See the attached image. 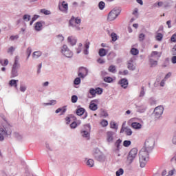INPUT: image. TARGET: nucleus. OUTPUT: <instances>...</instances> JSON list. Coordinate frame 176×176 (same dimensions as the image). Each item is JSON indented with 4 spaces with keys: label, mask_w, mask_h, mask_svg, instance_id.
<instances>
[{
    "label": "nucleus",
    "mask_w": 176,
    "mask_h": 176,
    "mask_svg": "<svg viewBox=\"0 0 176 176\" xmlns=\"http://www.w3.org/2000/svg\"><path fill=\"white\" fill-rule=\"evenodd\" d=\"M116 71V67L114 65H111L109 67V72H115Z\"/></svg>",
    "instance_id": "4c0bfd02"
},
{
    "label": "nucleus",
    "mask_w": 176,
    "mask_h": 176,
    "mask_svg": "<svg viewBox=\"0 0 176 176\" xmlns=\"http://www.w3.org/2000/svg\"><path fill=\"white\" fill-rule=\"evenodd\" d=\"M74 85H80V78L77 77L75 80H74Z\"/></svg>",
    "instance_id": "de8ad7c7"
},
{
    "label": "nucleus",
    "mask_w": 176,
    "mask_h": 176,
    "mask_svg": "<svg viewBox=\"0 0 176 176\" xmlns=\"http://www.w3.org/2000/svg\"><path fill=\"white\" fill-rule=\"evenodd\" d=\"M145 39V34H140V35H139V41H140V42H142V41H144Z\"/></svg>",
    "instance_id": "37998d69"
},
{
    "label": "nucleus",
    "mask_w": 176,
    "mask_h": 176,
    "mask_svg": "<svg viewBox=\"0 0 176 176\" xmlns=\"http://www.w3.org/2000/svg\"><path fill=\"white\" fill-rule=\"evenodd\" d=\"M57 38H58L59 42H63V41H64V36H63L61 35H58Z\"/></svg>",
    "instance_id": "bf43d9fd"
},
{
    "label": "nucleus",
    "mask_w": 176,
    "mask_h": 176,
    "mask_svg": "<svg viewBox=\"0 0 176 176\" xmlns=\"http://www.w3.org/2000/svg\"><path fill=\"white\" fill-rule=\"evenodd\" d=\"M94 156L96 160H98L99 162H102V160L105 159V157H103L102 154H101L100 152H99L98 154L95 153Z\"/></svg>",
    "instance_id": "f3484780"
},
{
    "label": "nucleus",
    "mask_w": 176,
    "mask_h": 176,
    "mask_svg": "<svg viewBox=\"0 0 176 176\" xmlns=\"http://www.w3.org/2000/svg\"><path fill=\"white\" fill-rule=\"evenodd\" d=\"M78 102V96L76 95H74L72 96V102L73 104H75V102Z\"/></svg>",
    "instance_id": "f704fd0d"
},
{
    "label": "nucleus",
    "mask_w": 176,
    "mask_h": 176,
    "mask_svg": "<svg viewBox=\"0 0 176 176\" xmlns=\"http://www.w3.org/2000/svg\"><path fill=\"white\" fill-rule=\"evenodd\" d=\"M125 133H126V135H131L133 134V131L130 129H126L125 130Z\"/></svg>",
    "instance_id": "49530a36"
},
{
    "label": "nucleus",
    "mask_w": 176,
    "mask_h": 176,
    "mask_svg": "<svg viewBox=\"0 0 176 176\" xmlns=\"http://www.w3.org/2000/svg\"><path fill=\"white\" fill-rule=\"evenodd\" d=\"M138 155V149L137 148H132L127 156L126 162L129 163V164H131L133 162H134V160L137 157V155Z\"/></svg>",
    "instance_id": "7ed1b4c3"
},
{
    "label": "nucleus",
    "mask_w": 176,
    "mask_h": 176,
    "mask_svg": "<svg viewBox=\"0 0 176 176\" xmlns=\"http://www.w3.org/2000/svg\"><path fill=\"white\" fill-rule=\"evenodd\" d=\"M17 82H19V80H11L9 82V85L11 86V87L17 89Z\"/></svg>",
    "instance_id": "6ab92c4d"
},
{
    "label": "nucleus",
    "mask_w": 176,
    "mask_h": 176,
    "mask_svg": "<svg viewBox=\"0 0 176 176\" xmlns=\"http://www.w3.org/2000/svg\"><path fill=\"white\" fill-rule=\"evenodd\" d=\"M41 13H43V14H46V15L50 14V10H46V9H42V10H41Z\"/></svg>",
    "instance_id": "a19ab883"
},
{
    "label": "nucleus",
    "mask_w": 176,
    "mask_h": 176,
    "mask_svg": "<svg viewBox=\"0 0 176 176\" xmlns=\"http://www.w3.org/2000/svg\"><path fill=\"white\" fill-rule=\"evenodd\" d=\"M133 63H134V58H131L127 63V68L131 71H134V69H135V65H134Z\"/></svg>",
    "instance_id": "9d476101"
},
{
    "label": "nucleus",
    "mask_w": 176,
    "mask_h": 176,
    "mask_svg": "<svg viewBox=\"0 0 176 176\" xmlns=\"http://www.w3.org/2000/svg\"><path fill=\"white\" fill-rule=\"evenodd\" d=\"M96 94H102V89L98 87L96 89Z\"/></svg>",
    "instance_id": "09e8293b"
},
{
    "label": "nucleus",
    "mask_w": 176,
    "mask_h": 176,
    "mask_svg": "<svg viewBox=\"0 0 176 176\" xmlns=\"http://www.w3.org/2000/svg\"><path fill=\"white\" fill-rule=\"evenodd\" d=\"M157 41H162L163 39V34L161 33H158L156 36Z\"/></svg>",
    "instance_id": "58836bf2"
},
{
    "label": "nucleus",
    "mask_w": 176,
    "mask_h": 176,
    "mask_svg": "<svg viewBox=\"0 0 176 176\" xmlns=\"http://www.w3.org/2000/svg\"><path fill=\"white\" fill-rule=\"evenodd\" d=\"M85 49L89 50V47H90V42L86 41L85 44Z\"/></svg>",
    "instance_id": "13d9d810"
},
{
    "label": "nucleus",
    "mask_w": 176,
    "mask_h": 176,
    "mask_svg": "<svg viewBox=\"0 0 176 176\" xmlns=\"http://www.w3.org/2000/svg\"><path fill=\"white\" fill-rule=\"evenodd\" d=\"M110 127L111 129H118V125H116V123H115V122H111L110 123Z\"/></svg>",
    "instance_id": "79ce46f5"
},
{
    "label": "nucleus",
    "mask_w": 176,
    "mask_h": 176,
    "mask_svg": "<svg viewBox=\"0 0 176 176\" xmlns=\"http://www.w3.org/2000/svg\"><path fill=\"white\" fill-rule=\"evenodd\" d=\"M149 153L150 151L145 150V148H142L139 153V159L140 163V167H145L146 163L149 160Z\"/></svg>",
    "instance_id": "f257e3e1"
},
{
    "label": "nucleus",
    "mask_w": 176,
    "mask_h": 176,
    "mask_svg": "<svg viewBox=\"0 0 176 176\" xmlns=\"http://www.w3.org/2000/svg\"><path fill=\"white\" fill-rule=\"evenodd\" d=\"M25 90H27V87L23 86V85L20 86V91H21L22 93H24V91H25Z\"/></svg>",
    "instance_id": "8fccbe9b"
},
{
    "label": "nucleus",
    "mask_w": 176,
    "mask_h": 176,
    "mask_svg": "<svg viewBox=\"0 0 176 176\" xmlns=\"http://www.w3.org/2000/svg\"><path fill=\"white\" fill-rule=\"evenodd\" d=\"M19 76V73L17 72V69H12L11 72V78H16V76Z\"/></svg>",
    "instance_id": "a878e982"
},
{
    "label": "nucleus",
    "mask_w": 176,
    "mask_h": 176,
    "mask_svg": "<svg viewBox=\"0 0 176 176\" xmlns=\"http://www.w3.org/2000/svg\"><path fill=\"white\" fill-rule=\"evenodd\" d=\"M85 75H86V74H85V73H82V72H78V76H79L80 78H84Z\"/></svg>",
    "instance_id": "e2e57ef3"
},
{
    "label": "nucleus",
    "mask_w": 176,
    "mask_h": 176,
    "mask_svg": "<svg viewBox=\"0 0 176 176\" xmlns=\"http://www.w3.org/2000/svg\"><path fill=\"white\" fill-rule=\"evenodd\" d=\"M87 166H88V167H94V160L89 159L87 161Z\"/></svg>",
    "instance_id": "393cba45"
},
{
    "label": "nucleus",
    "mask_w": 176,
    "mask_h": 176,
    "mask_svg": "<svg viewBox=\"0 0 176 176\" xmlns=\"http://www.w3.org/2000/svg\"><path fill=\"white\" fill-rule=\"evenodd\" d=\"M85 109L81 107L76 110V114L78 115V116H82V115L85 113Z\"/></svg>",
    "instance_id": "4be33fe9"
},
{
    "label": "nucleus",
    "mask_w": 176,
    "mask_h": 176,
    "mask_svg": "<svg viewBox=\"0 0 176 176\" xmlns=\"http://www.w3.org/2000/svg\"><path fill=\"white\" fill-rule=\"evenodd\" d=\"M120 14V10L119 9L114 8L108 14L109 21H113Z\"/></svg>",
    "instance_id": "39448f33"
},
{
    "label": "nucleus",
    "mask_w": 176,
    "mask_h": 176,
    "mask_svg": "<svg viewBox=\"0 0 176 176\" xmlns=\"http://www.w3.org/2000/svg\"><path fill=\"white\" fill-rule=\"evenodd\" d=\"M81 135L84 138H87V140H89L90 138V133H89V131H81Z\"/></svg>",
    "instance_id": "412c9836"
},
{
    "label": "nucleus",
    "mask_w": 176,
    "mask_h": 176,
    "mask_svg": "<svg viewBox=\"0 0 176 176\" xmlns=\"http://www.w3.org/2000/svg\"><path fill=\"white\" fill-rule=\"evenodd\" d=\"M170 41L171 42H176V33L171 36Z\"/></svg>",
    "instance_id": "864d4df0"
},
{
    "label": "nucleus",
    "mask_w": 176,
    "mask_h": 176,
    "mask_svg": "<svg viewBox=\"0 0 176 176\" xmlns=\"http://www.w3.org/2000/svg\"><path fill=\"white\" fill-rule=\"evenodd\" d=\"M20 68V63H19V56H15L14 63L12 65V69H19Z\"/></svg>",
    "instance_id": "ddd939ff"
},
{
    "label": "nucleus",
    "mask_w": 176,
    "mask_h": 176,
    "mask_svg": "<svg viewBox=\"0 0 176 176\" xmlns=\"http://www.w3.org/2000/svg\"><path fill=\"white\" fill-rule=\"evenodd\" d=\"M89 93L91 96H96V89H91L89 90Z\"/></svg>",
    "instance_id": "3c124183"
},
{
    "label": "nucleus",
    "mask_w": 176,
    "mask_h": 176,
    "mask_svg": "<svg viewBox=\"0 0 176 176\" xmlns=\"http://www.w3.org/2000/svg\"><path fill=\"white\" fill-rule=\"evenodd\" d=\"M138 53H140V52L138 51V50L137 48H132L131 50V54H132L133 56H137V54H138Z\"/></svg>",
    "instance_id": "bb28decb"
},
{
    "label": "nucleus",
    "mask_w": 176,
    "mask_h": 176,
    "mask_svg": "<svg viewBox=\"0 0 176 176\" xmlns=\"http://www.w3.org/2000/svg\"><path fill=\"white\" fill-rule=\"evenodd\" d=\"M129 74L128 70H124L123 72H119L120 75H127Z\"/></svg>",
    "instance_id": "5fc2aeb1"
},
{
    "label": "nucleus",
    "mask_w": 176,
    "mask_h": 176,
    "mask_svg": "<svg viewBox=\"0 0 176 176\" xmlns=\"http://www.w3.org/2000/svg\"><path fill=\"white\" fill-rule=\"evenodd\" d=\"M157 65V60H154L152 58H150V67H156Z\"/></svg>",
    "instance_id": "7c9ffc66"
},
{
    "label": "nucleus",
    "mask_w": 176,
    "mask_h": 176,
    "mask_svg": "<svg viewBox=\"0 0 176 176\" xmlns=\"http://www.w3.org/2000/svg\"><path fill=\"white\" fill-rule=\"evenodd\" d=\"M100 124L102 127H107L108 126V121L103 120L101 121Z\"/></svg>",
    "instance_id": "c9c22d12"
},
{
    "label": "nucleus",
    "mask_w": 176,
    "mask_h": 176,
    "mask_svg": "<svg viewBox=\"0 0 176 176\" xmlns=\"http://www.w3.org/2000/svg\"><path fill=\"white\" fill-rule=\"evenodd\" d=\"M26 53L28 54V58L30 57V56H31V53H32L31 48H28Z\"/></svg>",
    "instance_id": "4d7b16f0"
},
{
    "label": "nucleus",
    "mask_w": 176,
    "mask_h": 176,
    "mask_svg": "<svg viewBox=\"0 0 176 176\" xmlns=\"http://www.w3.org/2000/svg\"><path fill=\"white\" fill-rule=\"evenodd\" d=\"M98 8L100 10H104V8H105V3L104 1H100L98 3Z\"/></svg>",
    "instance_id": "c85d7f7f"
},
{
    "label": "nucleus",
    "mask_w": 176,
    "mask_h": 176,
    "mask_svg": "<svg viewBox=\"0 0 176 176\" xmlns=\"http://www.w3.org/2000/svg\"><path fill=\"white\" fill-rule=\"evenodd\" d=\"M12 134V126L9 124H6L2 126H0V141H3L5 138L3 135H10Z\"/></svg>",
    "instance_id": "f03ea898"
},
{
    "label": "nucleus",
    "mask_w": 176,
    "mask_h": 176,
    "mask_svg": "<svg viewBox=\"0 0 176 176\" xmlns=\"http://www.w3.org/2000/svg\"><path fill=\"white\" fill-rule=\"evenodd\" d=\"M111 36L113 42H116V41L118 40V35H116V33H111Z\"/></svg>",
    "instance_id": "72a5a7b5"
},
{
    "label": "nucleus",
    "mask_w": 176,
    "mask_h": 176,
    "mask_svg": "<svg viewBox=\"0 0 176 176\" xmlns=\"http://www.w3.org/2000/svg\"><path fill=\"white\" fill-rule=\"evenodd\" d=\"M120 144H122V140L120 139H118L116 142L117 148H119V146H120Z\"/></svg>",
    "instance_id": "603ef678"
},
{
    "label": "nucleus",
    "mask_w": 176,
    "mask_h": 176,
    "mask_svg": "<svg viewBox=\"0 0 176 176\" xmlns=\"http://www.w3.org/2000/svg\"><path fill=\"white\" fill-rule=\"evenodd\" d=\"M104 81L107 82V83H111V82H113V78L111 77H105L104 78Z\"/></svg>",
    "instance_id": "473e14b6"
},
{
    "label": "nucleus",
    "mask_w": 176,
    "mask_h": 176,
    "mask_svg": "<svg viewBox=\"0 0 176 176\" xmlns=\"http://www.w3.org/2000/svg\"><path fill=\"white\" fill-rule=\"evenodd\" d=\"M41 56H42V52H41V51H36L33 53V57H36V58L41 57Z\"/></svg>",
    "instance_id": "c756f323"
},
{
    "label": "nucleus",
    "mask_w": 176,
    "mask_h": 176,
    "mask_svg": "<svg viewBox=\"0 0 176 176\" xmlns=\"http://www.w3.org/2000/svg\"><path fill=\"white\" fill-rule=\"evenodd\" d=\"M79 72L84 73V74L86 75L87 74V69L85 67H81L79 69Z\"/></svg>",
    "instance_id": "ea45409f"
},
{
    "label": "nucleus",
    "mask_w": 176,
    "mask_h": 176,
    "mask_svg": "<svg viewBox=\"0 0 176 176\" xmlns=\"http://www.w3.org/2000/svg\"><path fill=\"white\" fill-rule=\"evenodd\" d=\"M94 102H96V100H91L90 102L89 109H91V111H97V109H98V107L97 106V104Z\"/></svg>",
    "instance_id": "4468645a"
},
{
    "label": "nucleus",
    "mask_w": 176,
    "mask_h": 176,
    "mask_svg": "<svg viewBox=\"0 0 176 176\" xmlns=\"http://www.w3.org/2000/svg\"><path fill=\"white\" fill-rule=\"evenodd\" d=\"M23 20H25V21H30V20H31V16L30 15L25 14L23 16Z\"/></svg>",
    "instance_id": "a18cd8bd"
},
{
    "label": "nucleus",
    "mask_w": 176,
    "mask_h": 176,
    "mask_svg": "<svg viewBox=\"0 0 176 176\" xmlns=\"http://www.w3.org/2000/svg\"><path fill=\"white\" fill-rule=\"evenodd\" d=\"M61 52L63 54H64V56H65V57L69 58H71V57L74 56V54L71 52V50H69V49H68V47L66 45L63 46Z\"/></svg>",
    "instance_id": "423d86ee"
},
{
    "label": "nucleus",
    "mask_w": 176,
    "mask_h": 176,
    "mask_svg": "<svg viewBox=\"0 0 176 176\" xmlns=\"http://www.w3.org/2000/svg\"><path fill=\"white\" fill-rule=\"evenodd\" d=\"M131 127L135 129V130H140V129L142 128V125L140 122H132Z\"/></svg>",
    "instance_id": "2eb2a0df"
},
{
    "label": "nucleus",
    "mask_w": 176,
    "mask_h": 176,
    "mask_svg": "<svg viewBox=\"0 0 176 176\" xmlns=\"http://www.w3.org/2000/svg\"><path fill=\"white\" fill-rule=\"evenodd\" d=\"M61 111H63V113H61V115H64V113H65V112H67V107L64 106L62 108H58L56 110V113H60V112H61Z\"/></svg>",
    "instance_id": "aec40b11"
},
{
    "label": "nucleus",
    "mask_w": 176,
    "mask_h": 176,
    "mask_svg": "<svg viewBox=\"0 0 176 176\" xmlns=\"http://www.w3.org/2000/svg\"><path fill=\"white\" fill-rule=\"evenodd\" d=\"M80 21H81V20L79 17H77L75 19V16H72L69 21V24H70V25L74 27V23H75V24H80Z\"/></svg>",
    "instance_id": "9b49d317"
},
{
    "label": "nucleus",
    "mask_w": 176,
    "mask_h": 176,
    "mask_svg": "<svg viewBox=\"0 0 176 176\" xmlns=\"http://www.w3.org/2000/svg\"><path fill=\"white\" fill-rule=\"evenodd\" d=\"M171 61H172L173 64H176V56H174L172 58Z\"/></svg>",
    "instance_id": "69168bd1"
},
{
    "label": "nucleus",
    "mask_w": 176,
    "mask_h": 176,
    "mask_svg": "<svg viewBox=\"0 0 176 176\" xmlns=\"http://www.w3.org/2000/svg\"><path fill=\"white\" fill-rule=\"evenodd\" d=\"M10 39L11 41H14V39H19V35H15V36H11L10 37Z\"/></svg>",
    "instance_id": "6e6d98bb"
},
{
    "label": "nucleus",
    "mask_w": 176,
    "mask_h": 176,
    "mask_svg": "<svg viewBox=\"0 0 176 176\" xmlns=\"http://www.w3.org/2000/svg\"><path fill=\"white\" fill-rule=\"evenodd\" d=\"M38 17H39V16L38 15H34V17L32 19V21L30 23V25L32 24V23H34V21H35V20H36L38 19Z\"/></svg>",
    "instance_id": "052dcab7"
},
{
    "label": "nucleus",
    "mask_w": 176,
    "mask_h": 176,
    "mask_svg": "<svg viewBox=\"0 0 176 176\" xmlns=\"http://www.w3.org/2000/svg\"><path fill=\"white\" fill-rule=\"evenodd\" d=\"M56 104V100H51L50 103H47V105H54Z\"/></svg>",
    "instance_id": "338daca9"
},
{
    "label": "nucleus",
    "mask_w": 176,
    "mask_h": 176,
    "mask_svg": "<svg viewBox=\"0 0 176 176\" xmlns=\"http://www.w3.org/2000/svg\"><path fill=\"white\" fill-rule=\"evenodd\" d=\"M42 27H43L42 23L41 22L36 23V25H35L36 31H41L42 30Z\"/></svg>",
    "instance_id": "5701e85b"
},
{
    "label": "nucleus",
    "mask_w": 176,
    "mask_h": 176,
    "mask_svg": "<svg viewBox=\"0 0 176 176\" xmlns=\"http://www.w3.org/2000/svg\"><path fill=\"white\" fill-rule=\"evenodd\" d=\"M58 8L59 10H60L61 12H64L65 13H67V12H68V3H67L65 1L59 3Z\"/></svg>",
    "instance_id": "1a4fd4ad"
},
{
    "label": "nucleus",
    "mask_w": 176,
    "mask_h": 176,
    "mask_svg": "<svg viewBox=\"0 0 176 176\" xmlns=\"http://www.w3.org/2000/svg\"><path fill=\"white\" fill-rule=\"evenodd\" d=\"M97 62L99 63V64H104V63H105V61L104 60V59H102V58H98V60H97Z\"/></svg>",
    "instance_id": "680f3d73"
},
{
    "label": "nucleus",
    "mask_w": 176,
    "mask_h": 176,
    "mask_svg": "<svg viewBox=\"0 0 176 176\" xmlns=\"http://www.w3.org/2000/svg\"><path fill=\"white\" fill-rule=\"evenodd\" d=\"M131 145V141L130 140H124L123 142V146H125V148H127L128 146H130Z\"/></svg>",
    "instance_id": "2f4dec72"
},
{
    "label": "nucleus",
    "mask_w": 176,
    "mask_h": 176,
    "mask_svg": "<svg viewBox=\"0 0 176 176\" xmlns=\"http://www.w3.org/2000/svg\"><path fill=\"white\" fill-rule=\"evenodd\" d=\"M124 170L122 168H120L118 170L116 171V176L123 175Z\"/></svg>",
    "instance_id": "e433bc0d"
},
{
    "label": "nucleus",
    "mask_w": 176,
    "mask_h": 176,
    "mask_svg": "<svg viewBox=\"0 0 176 176\" xmlns=\"http://www.w3.org/2000/svg\"><path fill=\"white\" fill-rule=\"evenodd\" d=\"M119 83L120 84L121 87H123V89H127V87L129 86V81L126 78H122L119 81Z\"/></svg>",
    "instance_id": "f8f14e48"
},
{
    "label": "nucleus",
    "mask_w": 176,
    "mask_h": 176,
    "mask_svg": "<svg viewBox=\"0 0 176 176\" xmlns=\"http://www.w3.org/2000/svg\"><path fill=\"white\" fill-rule=\"evenodd\" d=\"M160 56H162V53L157 52L156 51H153L151 53V57H156L157 58H159V57H160Z\"/></svg>",
    "instance_id": "b1692460"
},
{
    "label": "nucleus",
    "mask_w": 176,
    "mask_h": 176,
    "mask_svg": "<svg viewBox=\"0 0 176 176\" xmlns=\"http://www.w3.org/2000/svg\"><path fill=\"white\" fill-rule=\"evenodd\" d=\"M172 141H173V143L175 144V145H176V132L175 133V135L173 136Z\"/></svg>",
    "instance_id": "0e129e2a"
},
{
    "label": "nucleus",
    "mask_w": 176,
    "mask_h": 176,
    "mask_svg": "<svg viewBox=\"0 0 176 176\" xmlns=\"http://www.w3.org/2000/svg\"><path fill=\"white\" fill-rule=\"evenodd\" d=\"M67 41L72 46H74V45H76V38H74V37L72 36H69Z\"/></svg>",
    "instance_id": "a211bd4d"
},
{
    "label": "nucleus",
    "mask_w": 176,
    "mask_h": 176,
    "mask_svg": "<svg viewBox=\"0 0 176 176\" xmlns=\"http://www.w3.org/2000/svg\"><path fill=\"white\" fill-rule=\"evenodd\" d=\"M0 64H1V65H3V67H6V65L9 64V60L8 59H5L3 62V60L0 59Z\"/></svg>",
    "instance_id": "cd10ccee"
},
{
    "label": "nucleus",
    "mask_w": 176,
    "mask_h": 176,
    "mask_svg": "<svg viewBox=\"0 0 176 176\" xmlns=\"http://www.w3.org/2000/svg\"><path fill=\"white\" fill-rule=\"evenodd\" d=\"M153 146H155V141L153 139H148L146 140L142 149H145V151L151 153L153 151Z\"/></svg>",
    "instance_id": "20e7f679"
},
{
    "label": "nucleus",
    "mask_w": 176,
    "mask_h": 176,
    "mask_svg": "<svg viewBox=\"0 0 176 176\" xmlns=\"http://www.w3.org/2000/svg\"><path fill=\"white\" fill-rule=\"evenodd\" d=\"M115 138V133L113 131H107L106 133V140L107 142H113Z\"/></svg>",
    "instance_id": "6e6552de"
},
{
    "label": "nucleus",
    "mask_w": 176,
    "mask_h": 176,
    "mask_svg": "<svg viewBox=\"0 0 176 176\" xmlns=\"http://www.w3.org/2000/svg\"><path fill=\"white\" fill-rule=\"evenodd\" d=\"M174 170H172L168 172V175L167 176H172L174 175Z\"/></svg>",
    "instance_id": "774afa93"
},
{
    "label": "nucleus",
    "mask_w": 176,
    "mask_h": 176,
    "mask_svg": "<svg viewBox=\"0 0 176 176\" xmlns=\"http://www.w3.org/2000/svg\"><path fill=\"white\" fill-rule=\"evenodd\" d=\"M107 53H108V50L104 48H100L98 52L100 57H105V56H107Z\"/></svg>",
    "instance_id": "dca6fc26"
},
{
    "label": "nucleus",
    "mask_w": 176,
    "mask_h": 176,
    "mask_svg": "<svg viewBox=\"0 0 176 176\" xmlns=\"http://www.w3.org/2000/svg\"><path fill=\"white\" fill-rule=\"evenodd\" d=\"M70 127H71V129H76V127H78V123H76V122H73L70 124Z\"/></svg>",
    "instance_id": "c03bdc74"
},
{
    "label": "nucleus",
    "mask_w": 176,
    "mask_h": 176,
    "mask_svg": "<svg viewBox=\"0 0 176 176\" xmlns=\"http://www.w3.org/2000/svg\"><path fill=\"white\" fill-rule=\"evenodd\" d=\"M163 111H164L163 107L158 106L155 107V109H154L153 114L155 116V118H160V116H162V115L163 114Z\"/></svg>",
    "instance_id": "0eeeda50"
}]
</instances>
